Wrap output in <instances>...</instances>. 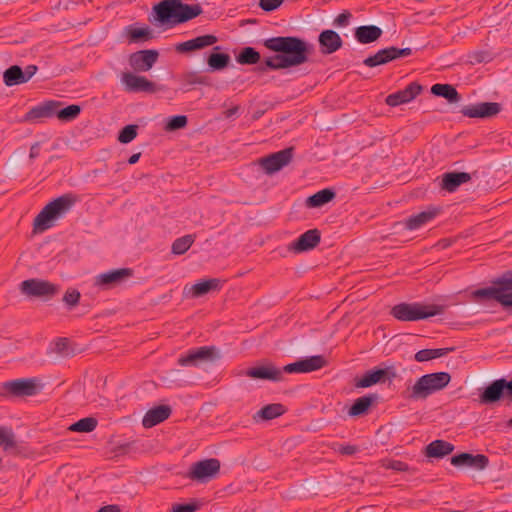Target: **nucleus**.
Here are the masks:
<instances>
[{"label":"nucleus","instance_id":"obj_52","mask_svg":"<svg viewBox=\"0 0 512 512\" xmlns=\"http://www.w3.org/2000/svg\"><path fill=\"white\" fill-rule=\"evenodd\" d=\"M199 506L195 503L173 505L171 512H195Z\"/></svg>","mask_w":512,"mask_h":512},{"label":"nucleus","instance_id":"obj_12","mask_svg":"<svg viewBox=\"0 0 512 512\" xmlns=\"http://www.w3.org/2000/svg\"><path fill=\"white\" fill-rule=\"evenodd\" d=\"M293 157V148H286L259 160V165L268 175H272L287 166Z\"/></svg>","mask_w":512,"mask_h":512},{"label":"nucleus","instance_id":"obj_8","mask_svg":"<svg viewBox=\"0 0 512 512\" xmlns=\"http://www.w3.org/2000/svg\"><path fill=\"white\" fill-rule=\"evenodd\" d=\"M220 468L221 464L218 459H204L191 464L186 478L196 483L205 484L219 475Z\"/></svg>","mask_w":512,"mask_h":512},{"label":"nucleus","instance_id":"obj_39","mask_svg":"<svg viewBox=\"0 0 512 512\" xmlns=\"http://www.w3.org/2000/svg\"><path fill=\"white\" fill-rule=\"evenodd\" d=\"M335 197V192L331 189H323L307 198L309 207H320L330 202Z\"/></svg>","mask_w":512,"mask_h":512},{"label":"nucleus","instance_id":"obj_57","mask_svg":"<svg viewBox=\"0 0 512 512\" xmlns=\"http://www.w3.org/2000/svg\"><path fill=\"white\" fill-rule=\"evenodd\" d=\"M357 451V448L353 445L341 446L339 452L343 455H352Z\"/></svg>","mask_w":512,"mask_h":512},{"label":"nucleus","instance_id":"obj_46","mask_svg":"<svg viewBox=\"0 0 512 512\" xmlns=\"http://www.w3.org/2000/svg\"><path fill=\"white\" fill-rule=\"evenodd\" d=\"M187 123H188V119L185 115L173 116L168 119V121L165 125V130L166 131H175L178 129H182V128L186 127Z\"/></svg>","mask_w":512,"mask_h":512},{"label":"nucleus","instance_id":"obj_60","mask_svg":"<svg viewBox=\"0 0 512 512\" xmlns=\"http://www.w3.org/2000/svg\"><path fill=\"white\" fill-rule=\"evenodd\" d=\"M238 106H234L233 108L228 109L224 112L226 118H230L238 112Z\"/></svg>","mask_w":512,"mask_h":512},{"label":"nucleus","instance_id":"obj_41","mask_svg":"<svg viewBox=\"0 0 512 512\" xmlns=\"http://www.w3.org/2000/svg\"><path fill=\"white\" fill-rule=\"evenodd\" d=\"M98 421L94 417H85L69 426V430L73 432L89 433L95 430Z\"/></svg>","mask_w":512,"mask_h":512},{"label":"nucleus","instance_id":"obj_1","mask_svg":"<svg viewBox=\"0 0 512 512\" xmlns=\"http://www.w3.org/2000/svg\"><path fill=\"white\" fill-rule=\"evenodd\" d=\"M263 44L278 54L265 59L257 68L260 73H265L268 69L280 70L304 64L313 50L312 45L295 36L272 37L265 39Z\"/></svg>","mask_w":512,"mask_h":512},{"label":"nucleus","instance_id":"obj_4","mask_svg":"<svg viewBox=\"0 0 512 512\" xmlns=\"http://www.w3.org/2000/svg\"><path fill=\"white\" fill-rule=\"evenodd\" d=\"M77 202L73 194H64L44 206L33 221L34 232H43L53 226V222L63 217Z\"/></svg>","mask_w":512,"mask_h":512},{"label":"nucleus","instance_id":"obj_62","mask_svg":"<svg viewBox=\"0 0 512 512\" xmlns=\"http://www.w3.org/2000/svg\"><path fill=\"white\" fill-rule=\"evenodd\" d=\"M220 50L219 46L214 47V51Z\"/></svg>","mask_w":512,"mask_h":512},{"label":"nucleus","instance_id":"obj_34","mask_svg":"<svg viewBox=\"0 0 512 512\" xmlns=\"http://www.w3.org/2000/svg\"><path fill=\"white\" fill-rule=\"evenodd\" d=\"M436 214V210L422 211L420 213L410 216L405 221V226L408 230H416L423 226L424 224L431 221L436 216Z\"/></svg>","mask_w":512,"mask_h":512},{"label":"nucleus","instance_id":"obj_43","mask_svg":"<svg viewBox=\"0 0 512 512\" xmlns=\"http://www.w3.org/2000/svg\"><path fill=\"white\" fill-rule=\"evenodd\" d=\"M194 241L195 236L191 234L180 237L173 242L171 251L175 255H182L188 251Z\"/></svg>","mask_w":512,"mask_h":512},{"label":"nucleus","instance_id":"obj_21","mask_svg":"<svg viewBox=\"0 0 512 512\" xmlns=\"http://www.w3.org/2000/svg\"><path fill=\"white\" fill-rule=\"evenodd\" d=\"M320 239V232L317 229L308 230L289 245V250L296 253L309 251L320 243Z\"/></svg>","mask_w":512,"mask_h":512},{"label":"nucleus","instance_id":"obj_13","mask_svg":"<svg viewBox=\"0 0 512 512\" xmlns=\"http://www.w3.org/2000/svg\"><path fill=\"white\" fill-rule=\"evenodd\" d=\"M411 53H412L411 48L400 49V48L392 46V47L384 48V49L377 51V53H375L374 55L369 56L366 59H364L363 63L367 67L372 68V67H376L379 65L387 64V63H389L397 58H400V57L409 56V55H411Z\"/></svg>","mask_w":512,"mask_h":512},{"label":"nucleus","instance_id":"obj_17","mask_svg":"<svg viewBox=\"0 0 512 512\" xmlns=\"http://www.w3.org/2000/svg\"><path fill=\"white\" fill-rule=\"evenodd\" d=\"M132 275L129 268H120L101 273L95 278V285L104 289L111 288Z\"/></svg>","mask_w":512,"mask_h":512},{"label":"nucleus","instance_id":"obj_6","mask_svg":"<svg viewBox=\"0 0 512 512\" xmlns=\"http://www.w3.org/2000/svg\"><path fill=\"white\" fill-rule=\"evenodd\" d=\"M444 306L422 303H400L391 309V315L399 321L412 322L427 319L443 313Z\"/></svg>","mask_w":512,"mask_h":512},{"label":"nucleus","instance_id":"obj_50","mask_svg":"<svg viewBox=\"0 0 512 512\" xmlns=\"http://www.w3.org/2000/svg\"><path fill=\"white\" fill-rule=\"evenodd\" d=\"M68 344L69 343L66 338H60L54 343L51 352L58 356H69L71 353L69 351Z\"/></svg>","mask_w":512,"mask_h":512},{"label":"nucleus","instance_id":"obj_51","mask_svg":"<svg viewBox=\"0 0 512 512\" xmlns=\"http://www.w3.org/2000/svg\"><path fill=\"white\" fill-rule=\"evenodd\" d=\"M285 0H260L259 7L266 11L271 12L279 8Z\"/></svg>","mask_w":512,"mask_h":512},{"label":"nucleus","instance_id":"obj_38","mask_svg":"<svg viewBox=\"0 0 512 512\" xmlns=\"http://www.w3.org/2000/svg\"><path fill=\"white\" fill-rule=\"evenodd\" d=\"M376 396L367 395L362 396L355 400L354 404L349 409L350 416H359L366 413L372 403L375 401Z\"/></svg>","mask_w":512,"mask_h":512},{"label":"nucleus","instance_id":"obj_5","mask_svg":"<svg viewBox=\"0 0 512 512\" xmlns=\"http://www.w3.org/2000/svg\"><path fill=\"white\" fill-rule=\"evenodd\" d=\"M451 381L448 372L425 374L417 379L409 390L408 398L412 400L426 399L431 394L444 389Z\"/></svg>","mask_w":512,"mask_h":512},{"label":"nucleus","instance_id":"obj_7","mask_svg":"<svg viewBox=\"0 0 512 512\" xmlns=\"http://www.w3.org/2000/svg\"><path fill=\"white\" fill-rule=\"evenodd\" d=\"M492 285L476 289L471 292L472 300L479 303H487L491 300L498 302L504 309H512V293L509 292L504 278L501 275L492 280Z\"/></svg>","mask_w":512,"mask_h":512},{"label":"nucleus","instance_id":"obj_35","mask_svg":"<svg viewBox=\"0 0 512 512\" xmlns=\"http://www.w3.org/2000/svg\"><path fill=\"white\" fill-rule=\"evenodd\" d=\"M0 447L5 452H10V453L18 452L15 434L11 428L0 426Z\"/></svg>","mask_w":512,"mask_h":512},{"label":"nucleus","instance_id":"obj_58","mask_svg":"<svg viewBox=\"0 0 512 512\" xmlns=\"http://www.w3.org/2000/svg\"><path fill=\"white\" fill-rule=\"evenodd\" d=\"M39 147H40V143L39 142H35L31 146L30 153H29V158L31 160H34V159H36L39 156Z\"/></svg>","mask_w":512,"mask_h":512},{"label":"nucleus","instance_id":"obj_25","mask_svg":"<svg viewBox=\"0 0 512 512\" xmlns=\"http://www.w3.org/2000/svg\"><path fill=\"white\" fill-rule=\"evenodd\" d=\"M503 378L494 380L479 395V403L491 404L498 402L504 396Z\"/></svg>","mask_w":512,"mask_h":512},{"label":"nucleus","instance_id":"obj_48","mask_svg":"<svg viewBox=\"0 0 512 512\" xmlns=\"http://www.w3.org/2000/svg\"><path fill=\"white\" fill-rule=\"evenodd\" d=\"M182 82L185 86L204 85L206 78L197 72H188L182 75Z\"/></svg>","mask_w":512,"mask_h":512},{"label":"nucleus","instance_id":"obj_45","mask_svg":"<svg viewBox=\"0 0 512 512\" xmlns=\"http://www.w3.org/2000/svg\"><path fill=\"white\" fill-rule=\"evenodd\" d=\"M138 126L134 124H130L125 126L118 135V141L123 144L130 143L137 136Z\"/></svg>","mask_w":512,"mask_h":512},{"label":"nucleus","instance_id":"obj_55","mask_svg":"<svg viewBox=\"0 0 512 512\" xmlns=\"http://www.w3.org/2000/svg\"><path fill=\"white\" fill-rule=\"evenodd\" d=\"M502 382L504 383V396H506L507 399L512 402V379L507 381L503 378Z\"/></svg>","mask_w":512,"mask_h":512},{"label":"nucleus","instance_id":"obj_53","mask_svg":"<svg viewBox=\"0 0 512 512\" xmlns=\"http://www.w3.org/2000/svg\"><path fill=\"white\" fill-rule=\"evenodd\" d=\"M351 18V13L349 11H344L340 13L335 19H334V25L338 27L346 26Z\"/></svg>","mask_w":512,"mask_h":512},{"label":"nucleus","instance_id":"obj_44","mask_svg":"<svg viewBox=\"0 0 512 512\" xmlns=\"http://www.w3.org/2000/svg\"><path fill=\"white\" fill-rule=\"evenodd\" d=\"M80 112L81 107L79 105L72 104L60 110L56 108L54 116H56L61 121L69 122L77 118Z\"/></svg>","mask_w":512,"mask_h":512},{"label":"nucleus","instance_id":"obj_59","mask_svg":"<svg viewBox=\"0 0 512 512\" xmlns=\"http://www.w3.org/2000/svg\"><path fill=\"white\" fill-rule=\"evenodd\" d=\"M98 512H121V509L118 505H106L101 507Z\"/></svg>","mask_w":512,"mask_h":512},{"label":"nucleus","instance_id":"obj_54","mask_svg":"<svg viewBox=\"0 0 512 512\" xmlns=\"http://www.w3.org/2000/svg\"><path fill=\"white\" fill-rule=\"evenodd\" d=\"M37 70L38 67L36 65H28L25 68V70L23 71L25 83L28 82L36 74Z\"/></svg>","mask_w":512,"mask_h":512},{"label":"nucleus","instance_id":"obj_3","mask_svg":"<svg viewBox=\"0 0 512 512\" xmlns=\"http://www.w3.org/2000/svg\"><path fill=\"white\" fill-rule=\"evenodd\" d=\"M155 21L173 27L196 18L202 13L199 4L188 5L181 0H163L154 6Z\"/></svg>","mask_w":512,"mask_h":512},{"label":"nucleus","instance_id":"obj_15","mask_svg":"<svg viewBox=\"0 0 512 512\" xmlns=\"http://www.w3.org/2000/svg\"><path fill=\"white\" fill-rule=\"evenodd\" d=\"M158 57L157 50H140L129 56V65L137 72H147L157 62Z\"/></svg>","mask_w":512,"mask_h":512},{"label":"nucleus","instance_id":"obj_31","mask_svg":"<svg viewBox=\"0 0 512 512\" xmlns=\"http://www.w3.org/2000/svg\"><path fill=\"white\" fill-rule=\"evenodd\" d=\"M431 93L446 99L450 103H457L461 100L460 94L451 84H434L431 87Z\"/></svg>","mask_w":512,"mask_h":512},{"label":"nucleus","instance_id":"obj_49","mask_svg":"<svg viewBox=\"0 0 512 512\" xmlns=\"http://www.w3.org/2000/svg\"><path fill=\"white\" fill-rule=\"evenodd\" d=\"M381 467L385 469H392L395 471H401L405 472L409 470V467L406 463L399 461V460H393V459H383L381 460Z\"/></svg>","mask_w":512,"mask_h":512},{"label":"nucleus","instance_id":"obj_10","mask_svg":"<svg viewBox=\"0 0 512 512\" xmlns=\"http://www.w3.org/2000/svg\"><path fill=\"white\" fill-rule=\"evenodd\" d=\"M218 357L219 355L217 354V349L215 347L202 346L189 350L185 355H182L178 359V364L183 367H197L204 363L214 362Z\"/></svg>","mask_w":512,"mask_h":512},{"label":"nucleus","instance_id":"obj_40","mask_svg":"<svg viewBox=\"0 0 512 512\" xmlns=\"http://www.w3.org/2000/svg\"><path fill=\"white\" fill-rule=\"evenodd\" d=\"M261 59L260 53L253 47H245L236 57V61L241 65L257 64Z\"/></svg>","mask_w":512,"mask_h":512},{"label":"nucleus","instance_id":"obj_28","mask_svg":"<svg viewBox=\"0 0 512 512\" xmlns=\"http://www.w3.org/2000/svg\"><path fill=\"white\" fill-rule=\"evenodd\" d=\"M383 31L376 25H363L355 29V39L361 44H369L377 41Z\"/></svg>","mask_w":512,"mask_h":512},{"label":"nucleus","instance_id":"obj_18","mask_svg":"<svg viewBox=\"0 0 512 512\" xmlns=\"http://www.w3.org/2000/svg\"><path fill=\"white\" fill-rule=\"evenodd\" d=\"M451 464L456 467H470L476 470H484L489 464V459L483 454L473 455L464 452L454 455L451 458Z\"/></svg>","mask_w":512,"mask_h":512},{"label":"nucleus","instance_id":"obj_9","mask_svg":"<svg viewBox=\"0 0 512 512\" xmlns=\"http://www.w3.org/2000/svg\"><path fill=\"white\" fill-rule=\"evenodd\" d=\"M21 292L30 297L52 298L60 291V286L42 279H28L21 283Z\"/></svg>","mask_w":512,"mask_h":512},{"label":"nucleus","instance_id":"obj_63","mask_svg":"<svg viewBox=\"0 0 512 512\" xmlns=\"http://www.w3.org/2000/svg\"><path fill=\"white\" fill-rule=\"evenodd\" d=\"M508 425L512 426V418L509 420Z\"/></svg>","mask_w":512,"mask_h":512},{"label":"nucleus","instance_id":"obj_20","mask_svg":"<svg viewBox=\"0 0 512 512\" xmlns=\"http://www.w3.org/2000/svg\"><path fill=\"white\" fill-rule=\"evenodd\" d=\"M422 87L413 82L410 83L405 89L397 91L386 97L385 102L387 105L395 107L404 103L412 101L418 94H420Z\"/></svg>","mask_w":512,"mask_h":512},{"label":"nucleus","instance_id":"obj_22","mask_svg":"<svg viewBox=\"0 0 512 512\" xmlns=\"http://www.w3.org/2000/svg\"><path fill=\"white\" fill-rule=\"evenodd\" d=\"M218 41L215 35L206 34L198 36L194 39L179 43L176 45V51L179 53L191 52L195 50L204 49L208 46L214 45Z\"/></svg>","mask_w":512,"mask_h":512},{"label":"nucleus","instance_id":"obj_42","mask_svg":"<svg viewBox=\"0 0 512 512\" xmlns=\"http://www.w3.org/2000/svg\"><path fill=\"white\" fill-rule=\"evenodd\" d=\"M229 62L230 56L226 53H211L207 59L208 66L212 71L226 68Z\"/></svg>","mask_w":512,"mask_h":512},{"label":"nucleus","instance_id":"obj_37","mask_svg":"<svg viewBox=\"0 0 512 512\" xmlns=\"http://www.w3.org/2000/svg\"><path fill=\"white\" fill-rule=\"evenodd\" d=\"M3 80L6 86H14L25 83L24 73L20 66L13 65L3 74Z\"/></svg>","mask_w":512,"mask_h":512},{"label":"nucleus","instance_id":"obj_23","mask_svg":"<svg viewBox=\"0 0 512 512\" xmlns=\"http://www.w3.org/2000/svg\"><path fill=\"white\" fill-rule=\"evenodd\" d=\"M59 107V103L55 101H48L42 105H38L30 109L24 117L21 119L22 122H36L41 118H50L55 115L56 108Z\"/></svg>","mask_w":512,"mask_h":512},{"label":"nucleus","instance_id":"obj_27","mask_svg":"<svg viewBox=\"0 0 512 512\" xmlns=\"http://www.w3.org/2000/svg\"><path fill=\"white\" fill-rule=\"evenodd\" d=\"M471 180L467 172H449L442 176L441 188L448 192H454L461 184Z\"/></svg>","mask_w":512,"mask_h":512},{"label":"nucleus","instance_id":"obj_19","mask_svg":"<svg viewBox=\"0 0 512 512\" xmlns=\"http://www.w3.org/2000/svg\"><path fill=\"white\" fill-rule=\"evenodd\" d=\"M318 42L320 51L324 55H329L336 52L343 45V41L340 35L331 29L322 31L318 36Z\"/></svg>","mask_w":512,"mask_h":512},{"label":"nucleus","instance_id":"obj_30","mask_svg":"<svg viewBox=\"0 0 512 512\" xmlns=\"http://www.w3.org/2000/svg\"><path fill=\"white\" fill-rule=\"evenodd\" d=\"M454 451V445L445 440H434L425 447L428 458H443Z\"/></svg>","mask_w":512,"mask_h":512},{"label":"nucleus","instance_id":"obj_26","mask_svg":"<svg viewBox=\"0 0 512 512\" xmlns=\"http://www.w3.org/2000/svg\"><path fill=\"white\" fill-rule=\"evenodd\" d=\"M7 389L16 396H32L37 393L35 379H18L6 384Z\"/></svg>","mask_w":512,"mask_h":512},{"label":"nucleus","instance_id":"obj_14","mask_svg":"<svg viewBox=\"0 0 512 512\" xmlns=\"http://www.w3.org/2000/svg\"><path fill=\"white\" fill-rule=\"evenodd\" d=\"M397 377L396 368L393 365L385 368L367 371L361 379L356 382L357 387L367 388L377 383L393 380Z\"/></svg>","mask_w":512,"mask_h":512},{"label":"nucleus","instance_id":"obj_36","mask_svg":"<svg viewBox=\"0 0 512 512\" xmlns=\"http://www.w3.org/2000/svg\"><path fill=\"white\" fill-rule=\"evenodd\" d=\"M454 347H447V348H437V349H422L418 351L414 358L418 362H425L432 359L440 358L442 356H445L449 352L454 351Z\"/></svg>","mask_w":512,"mask_h":512},{"label":"nucleus","instance_id":"obj_24","mask_svg":"<svg viewBox=\"0 0 512 512\" xmlns=\"http://www.w3.org/2000/svg\"><path fill=\"white\" fill-rule=\"evenodd\" d=\"M171 412H172V410H171L170 406H167V405H160V406L151 408L144 415V417L142 419V425L145 428H151V427L165 421L166 419H168L169 416L171 415Z\"/></svg>","mask_w":512,"mask_h":512},{"label":"nucleus","instance_id":"obj_11","mask_svg":"<svg viewBox=\"0 0 512 512\" xmlns=\"http://www.w3.org/2000/svg\"><path fill=\"white\" fill-rule=\"evenodd\" d=\"M121 83L128 92H146L156 93L161 90L154 82L147 79L145 76L136 75L131 72H125L121 76Z\"/></svg>","mask_w":512,"mask_h":512},{"label":"nucleus","instance_id":"obj_56","mask_svg":"<svg viewBox=\"0 0 512 512\" xmlns=\"http://www.w3.org/2000/svg\"><path fill=\"white\" fill-rule=\"evenodd\" d=\"M502 276L504 278L503 284H506L509 292L512 293V271H506Z\"/></svg>","mask_w":512,"mask_h":512},{"label":"nucleus","instance_id":"obj_33","mask_svg":"<svg viewBox=\"0 0 512 512\" xmlns=\"http://www.w3.org/2000/svg\"><path fill=\"white\" fill-rule=\"evenodd\" d=\"M125 34L131 43L148 41L153 38V32L148 26L137 27L136 25H129L125 28Z\"/></svg>","mask_w":512,"mask_h":512},{"label":"nucleus","instance_id":"obj_2","mask_svg":"<svg viewBox=\"0 0 512 512\" xmlns=\"http://www.w3.org/2000/svg\"><path fill=\"white\" fill-rule=\"evenodd\" d=\"M326 365V360L321 355H314L301 359L294 363L287 364L283 369H279L271 364L265 366H258L248 369L246 376L254 379H263L270 381H281L283 373H309L323 368Z\"/></svg>","mask_w":512,"mask_h":512},{"label":"nucleus","instance_id":"obj_29","mask_svg":"<svg viewBox=\"0 0 512 512\" xmlns=\"http://www.w3.org/2000/svg\"><path fill=\"white\" fill-rule=\"evenodd\" d=\"M222 287V280L219 278L205 279L195 283L190 287L191 296L194 298L201 297L211 291H218Z\"/></svg>","mask_w":512,"mask_h":512},{"label":"nucleus","instance_id":"obj_32","mask_svg":"<svg viewBox=\"0 0 512 512\" xmlns=\"http://www.w3.org/2000/svg\"><path fill=\"white\" fill-rule=\"evenodd\" d=\"M285 413V408L280 403L268 404L261 408L254 416L253 420L258 422L260 420H272Z\"/></svg>","mask_w":512,"mask_h":512},{"label":"nucleus","instance_id":"obj_16","mask_svg":"<svg viewBox=\"0 0 512 512\" xmlns=\"http://www.w3.org/2000/svg\"><path fill=\"white\" fill-rule=\"evenodd\" d=\"M501 111V105L496 102H482L462 108L461 113L469 118H490Z\"/></svg>","mask_w":512,"mask_h":512},{"label":"nucleus","instance_id":"obj_47","mask_svg":"<svg viewBox=\"0 0 512 512\" xmlns=\"http://www.w3.org/2000/svg\"><path fill=\"white\" fill-rule=\"evenodd\" d=\"M80 298V292L77 289L71 288L65 292L63 302L69 309H72L79 304Z\"/></svg>","mask_w":512,"mask_h":512},{"label":"nucleus","instance_id":"obj_61","mask_svg":"<svg viewBox=\"0 0 512 512\" xmlns=\"http://www.w3.org/2000/svg\"><path fill=\"white\" fill-rule=\"evenodd\" d=\"M140 156H141V153H135V154L131 155L128 159V163L131 165L137 163Z\"/></svg>","mask_w":512,"mask_h":512}]
</instances>
